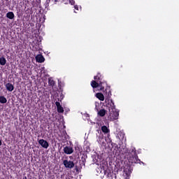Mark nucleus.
Listing matches in <instances>:
<instances>
[{
    "instance_id": "obj_1",
    "label": "nucleus",
    "mask_w": 179,
    "mask_h": 179,
    "mask_svg": "<svg viewBox=\"0 0 179 179\" xmlns=\"http://www.w3.org/2000/svg\"><path fill=\"white\" fill-rule=\"evenodd\" d=\"M111 92L109 91L108 93L107 92L105 94L106 97V107L108 108L109 110V115L108 117L110 121H114L115 120H118V117L120 116V113L115 108V105H114V102L113 99H110L111 97Z\"/></svg>"
},
{
    "instance_id": "obj_2",
    "label": "nucleus",
    "mask_w": 179,
    "mask_h": 179,
    "mask_svg": "<svg viewBox=\"0 0 179 179\" xmlns=\"http://www.w3.org/2000/svg\"><path fill=\"white\" fill-rule=\"evenodd\" d=\"M126 157L127 160H129V163H131V164L142 163V164L145 165V163L141 162V159L138 158V155L136 154V149L135 148H132L130 152H128V149H125Z\"/></svg>"
},
{
    "instance_id": "obj_3",
    "label": "nucleus",
    "mask_w": 179,
    "mask_h": 179,
    "mask_svg": "<svg viewBox=\"0 0 179 179\" xmlns=\"http://www.w3.org/2000/svg\"><path fill=\"white\" fill-rule=\"evenodd\" d=\"M94 80H92L91 82V86L93 87V89H96L97 87H100V90H104V85L107 86V83H104L101 81V75L100 73H98L97 76H95L94 77Z\"/></svg>"
},
{
    "instance_id": "obj_4",
    "label": "nucleus",
    "mask_w": 179,
    "mask_h": 179,
    "mask_svg": "<svg viewBox=\"0 0 179 179\" xmlns=\"http://www.w3.org/2000/svg\"><path fill=\"white\" fill-rule=\"evenodd\" d=\"M132 173V168L129 165L124 166L123 171V177L125 179H129L131 174Z\"/></svg>"
},
{
    "instance_id": "obj_5",
    "label": "nucleus",
    "mask_w": 179,
    "mask_h": 179,
    "mask_svg": "<svg viewBox=\"0 0 179 179\" xmlns=\"http://www.w3.org/2000/svg\"><path fill=\"white\" fill-rule=\"evenodd\" d=\"M109 92H111V90H110V87L106 88L105 91H103V94L100 92L96 93L95 95L96 98L99 99V100H100L101 101H104V99H105V103H106V93L108 94Z\"/></svg>"
},
{
    "instance_id": "obj_6",
    "label": "nucleus",
    "mask_w": 179,
    "mask_h": 179,
    "mask_svg": "<svg viewBox=\"0 0 179 179\" xmlns=\"http://www.w3.org/2000/svg\"><path fill=\"white\" fill-rule=\"evenodd\" d=\"M63 164L66 169H73L75 167V163L72 161L65 159L63 161Z\"/></svg>"
},
{
    "instance_id": "obj_7",
    "label": "nucleus",
    "mask_w": 179,
    "mask_h": 179,
    "mask_svg": "<svg viewBox=\"0 0 179 179\" xmlns=\"http://www.w3.org/2000/svg\"><path fill=\"white\" fill-rule=\"evenodd\" d=\"M39 145L42 146V148H44V149H48V146H50V144H48V142L44 139H40L38 141Z\"/></svg>"
},
{
    "instance_id": "obj_8",
    "label": "nucleus",
    "mask_w": 179,
    "mask_h": 179,
    "mask_svg": "<svg viewBox=\"0 0 179 179\" xmlns=\"http://www.w3.org/2000/svg\"><path fill=\"white\" fill-rule=\"evenodd\" d=\"M63 151L66 155H72L73 153V148L70 146H66L64 148Z\"/></svg>"
},
{
    "instance_id": "obj_9",
    "label": "nucleus",
    "mask_w": 179,
    "mask_h": 179,
    "mask_svg": "<svg viewBox=\"0 0 179 179\" xmlns=\"http://www.w3.org/2000/svg\"><path fill=\"white\" fill-rule=\"evenodd\" d=\"M36 62H39L40 64H43L45 61V59L42 55H38L36 56Z\"/></svg>"
},
{
    "instance_id": "obj_10",
    "label": "nucleus",
    "mask_w": 179,
    "mask_h": 179,
    "mask_svg": "<svg viewBox=\"0 0 179 179\" xmlns=\"http://www.w3.org/2000/svg\"><path fill=\"white\" fill-rule=\"evenodd\" d=\"M5 86L8 92H13L15 90V86L10 83H8Z\"/></svg>"
},
{
    "instance_id": "obj_11",
    "label": "nucleus",
    "mask_w": 179,
    "mask_h": 179,
    "mask_svg": "<svg viewBox=\"0 0 179 179\" xmlns=\"http://www.w3.org/2000/svg\"><path fill=\"white\" fill-rule=\"evenodd\" d=\"M55 104H56V107L57 108V112L64 113V108H62V106H61V103L58 101H56Z\"/></svg>"
},
{
    "instance_id": "obj_12",
    "label": "nucleus",
    "mask_w": 179,
    "mask_h": 179,
    "mask_svg": "<svg viewBox=\"0 0 179 179\" xmlns=\"http://www.w3.org/2000/svg\"><path fill=\"white\" fill-rule=\"evenodd\" d=\"M98 111V115H99V117H104V115H106V114L107 113V110H106V109H101L100 110H99V109H96Z\"/></svg>"
},
{
    "instance_id": "obj_13",
    "label": "nucleus",
    "mask_w": 179,
    "mask_h": 179,
    "mask_svg": "<svg viewBox=\"0 0 179 179\" xmlns=\"http://www.w3.org/2000/svg\"><path fill=\"white\" fill-rule=\"evenodd\" d=\"M60 0H46V5H55L57 2H59Z\"/></svg>"
},
{
    "instance_id": "obj_14",
    "label": "nucleus",
    "mask_w": 179,
    "mask_h": 179,
    "mask_svg": "<svg viewBox=\"0 0 179 179\" xmlns=\"http://www.w3.org/2000/svg\"><path fill=\"white\" fill-rule=\"evenodd\" d=\"M6 17L10 20L15 19V14L13 13V12H8L6 13Z\"/></svg>"
},
{
    "instance_id": "obj_15",
    "label": "nucleus",
    "mask_w": 179,
    "mask_h": 179,
    "mask_svg": "<svg viewBox=\"0 0 179 179\" xmlns=\"http://www.w3.org/2000/svg\"><path fill=\"white\" fill-rule=\"evenodd\" d=\"M101 131L103 134H110V129L106 126H103L101 127Z\"/></svg>"
},
{
    "instance_id": "obj_16",
    "label": "nucleus",
    "mask_w": 179,
    "mask_h": 179,
    "mask_svg": "<svg viewBox=\"0 0 179 179\" xmlns=\"http://www.w3.org/2000/svg\"><path fill=\"white\" fill-rule=\"evenodd\" d=\"M8 102V99L4 96H0V103L1 104H5Z\"/></svg>"
},
{
    "instance_id": "obj_17",
    "label": "nucleus",
    "mask_w": 179,
    "mask_h": 179,
    "mask_svg": "<svg viewBox=\"0 0 179 179\" xmlns=\"http://www.w3.org/2000/svg\"><path fill=\"white\" fill-rule=\"evenodd\" d=\"M0 65H1L2 66L6 65V59H5V57H0Z\"/></svg>"
},
{
    "instance_id": "obj_18",
    "label": "nucleus",
    "mask_w": 179,
    "mask_h": 179,
    "mask_svg": "<svg viewBox=\"0 0 179 179\" xmlns=\"http://www.w3.org/2000/svg\"><path fill=\"white\" fill-rule=\"evenodd\" d=\"M48 85H50V86H54L55 85V82L54 80H52V78L48 79Z\"/></svg>"
},
{
    "instance_id": "obj_19",
    "label": "nucleus",
    "mask_w": 179,
    "mask_h": 179,
    "mask_svg": "<svg viewBox=\"0 0 179 179\" xmlns=\"http://www.w3.org/2000/svg\"><path fill=\"white\" fill-rule=\"evenodd\" d=\"M102 141H104V137H103V135H99L97 138V142L100 143Z\"/></svg>"
},
{
    "instance_id": "obj_20",
    "label": "nucleus",
    "mask_w": 179,
    "mask_h": 179,
    "mask_svg": "<svg viewBox=\"0 0 179 179\" xmlns=\"http://www.w3.org/2000/svg\"><path fill=\"white\" fill-rule=\"evenodd\" d=\"M106 139H103L101 143H99V145H101V146H106Z\"/></svg>"
},
{
    "instance_id": "obj_21",
    "label": "nucleus",
    "mask_w": 179,
    "mask_h": 179,
    "mask_svg": "<svg viewBox=\"0 0 179 179\" xmlns=\"http://www.w3.org/2000/svg\"><path fill=\"white\" fill-rule=\"evenodd\" d=\"M69 3H71V5H75V1L73 0H69Z\"/></svg>"
},
{
    "instance_id": "obj_22",
    "label": "nucleus",
    "mask_w": 179,
    "mask_h": 179,
    "mask_svg": "<svg viewBox=\"0 0 179 179\" xmlns=\"http://www.w3.org/2000/svg\"><path fill=\"white\" fill-rule=\"evenodd\" d=\"M76 153H78V152H80V148H79V147H76Z\"/></svg>"
},
{
    "instance_id": "obj_23",
    "label": "nucleus",
    "mask_w": 179,
    "mask_h": 179,
    "mask_svg": "<svg viewBox=\"0 0 179 179\" xmlns=\"http://www.w3.org/2000/svg\"><path fill=\"white\" fill-rule=\"evenodd\" d=\"M75 9H76V10H79V7L78 6V5L74 6Z\"/></svg>"
},
{
    "instance_id": "obj_24",
    "label": "nucleus",
    "mask_w": 179,
    "mask_h": 179,
    "mask_svg": "<svg viewBox=\"0 0 179 179\" xmlns=\"http://www.w3.org/2000/svg\"><path fill=\"white\" fill-rule=\"evenodd\" d=\"M62 99H64V97H62L61 99H58V101H62Z\"/></svg>"
},
{
    "instance_id": "obj_25",
    "label": "nucleus",
    "mask_w": 179,
    "mask_h": 179,
    "mask_svg": "<svg viewBox=\"0 0 179 179\" xmlns=\"http://www.w3.org/2000/svg\"><path fill=\"white\" fill-rule=\"evenodd\" d=\"M95 107H96V108H97V102H95Z\"/></svg>"
},
{
    "instance_id": "obj_26",
    "label": "nucleus",
    "mask_w": 179,
    "mask_h": 179,
    "mask_svg": "<svg viewBox=\"0 0 179 179\" xmlns=\"http://www.w3.org/2000/svg\"><path fill=\"white\" fill-rule=\"evenodd\" d=\"M1 145H2V141L0 139V146H1Z\"/></svg>"
},
{
    "instance_id": "obj_27",
    "label": "nucleus",
    "mask_w": 179,
    "mask_h": 179,
    "mask_svg": "<svg viewBox=\"0 0 179 179\" xmlns=\"http://www.w3.org/2000/svg\"><path fill=\"white\" fill-rule=\"evenodd\" d=\"M109 142H110V143H111V139H109Z\"/></svg>"
},
{
    "instance_id": "obj_28",
    "label": "nucleus",
    "mask_w": 179,
    "mask_h": 179,
    "mask_svg": "<svg viewBox=\"0 0 179 179\" xmlns=\"http://www.w3.org/2000/svg\"><path fill=\"white\" fill-rule=\"evenodd\" d=\"M108 136H110V134H108Z\"/></svg>"
},
{
    "instance_id": "obj_29",
    "label": "nucleus",
    "mask_w": 179,
    "mask_h": 179,
    "mask_svg": "<svg viewBox=\"0 0 179 179\" xmlns=\"http://www.w3.org/2000/svg\"><path fill=\"white\" fill-rule=\"evenodd\" d=\"M122 137L124 138V134H123Z\"/></svg>"
},
{
    "instance_id": "obj_30",
    "label": "nucleus",
    "mask_w": 179,
    "mask_h": 179,
    "mask_svg": "<svg viewBox=\"0 0 179 179\" xmlns=\"http://www.w3.org/2000/svg\"><path fill=\"white\" fill-rule=\"evenodd\" d=\"M122 137L124 138V134H123Z\"/></svg>"
}]
</instances>
